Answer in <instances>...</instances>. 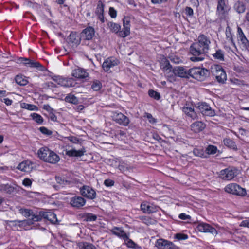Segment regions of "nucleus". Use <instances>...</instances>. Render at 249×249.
I'll list each match as a JSON object with an SVG mask.
<instances>
[{
  "label": "nucleus",
  "mask_w": 249,
  "mask_h": 249,
  "mask_svg": "<svg viewBox=\"0 0 249 249\" xmlns=\"http://www.w3.org/2000/svg\"><path fill=\"white\" fill-rule=\"evenodd\" d=\"M185 13L186 15L191 16L193 15V10L191 8L187 7L185 9Z\"/></svg>",
  "instance_id": "58"
},
{
  "label": "nucleus",
  "mask_w": 249,
  "mask_h": 249,
  "mask_svg": "<svg viewBox=\"0 0 249 249\" xmlns=\"http://www.w3.org/2000/svg\"><path fill=\"white\" fill-rule=\"evenodd\" d=\"M213 57L220 61L224 60V53L221 50H217L216 52L213 54Z\"/></svg>",
  "instance_id": "42"
},
{
  "label": "nucleus",
  "mask_w": 249,
  "mask_h": 249,
  "mask_svg": "<svg viewBox=\"0 0 249 249\" xmlns=\"http://www.w3.org/2000/svg\"><path fill=\"white\" fill-rule=\"evenodd\" d=\"M109 12L111 18H115L116 17L117 12L113 7H110Z\"/></svg>",
  "instance_id": "56"
},
{
  "label": "nucleus",
  "mask_w": 249,
  "mask_h": 249,
  "mask_svg": "<svg viewBox=\"0 0 249 249\" xmlns=\"http://www.w3.org/2000/svg\"><path fill=\"white\" fill-rule=\"evenodd\" d=\"M234 8L238 13H244L246 9V7L244 3L240 1L237 2L235 4Z\"/></svg>",
  "instance_id": "33"
},
{
  "label": "nucleus",
  "mask_w": 249,
  "mask_h": 249,
  "mask_svg": "<svg viewBox=\"0 0 249 249\" xmlns=\"http://www.w3.org/2000/svg\"><path fill=\"white\" fill-rule=\"evenodd\" d=\"M31 115L33 120H34L36 123L41 124L43 122V118L40 115L36 113H33L31 114Z\"/></svg>",
  "instance_id": "44"
},
{
  "label": "nucleus",
  "mask_w": 249,
  "mask_h": 249,
  "mask_svg": "<svg viewBox=\"0 0 249 249\" xmlns=\"http://www.w3.org/2000/svg\"><path fill=\"white\" fill-rule=\"evenodd\" d=\"M197 228L200 232H210L213 235H216L217 234V231L215 228L206 223H200Z\"/></svg>",
  "instance_id": "15"
},
{
  "label": "nucleus",
  "mask_w": 249,
  "mask_h": 249,
  "mask_svg": "<svg viewBox=\"0 0 249 249\" xmlns=\"http://www.w3.org/2000/svg\"><path fill=\"white\" fill-rule=\"evenodd\" d=\"M86 217L88 221H94L97 219V216L92 213L87 214Z\"/></svg>",
  "instance_id": "52"
},
{
  "label": "nucleus",
  "mask_w": 249,
  "mask_h": 249,
  "mask_svg": "<svg viewBox=\"0 0 249 249\" xmlns=\"http://www.w3.org/2000/svg\"><path fill=\"white\" fill-rule=\"evenodd\" d=\"M95 31L94 28L89 27L85 29L81 33V37L86 40H90L94 36Z\"/></svg>",
  "instance_id": "20"
},
{
  "label": "nucleus",
  "mask_w": 249,
  "mask_h": 249,
  "mask_svg": "<svg viewBox=\"0 0 249 249\" xmlns=\"http://www.w3.org/2000/svg\"><path fill=\"white\" fill-rule=\"evenodd\" d=\"M81 195L88 198L93 199L96 196V192L94 190L89 186H84L80 189Z\"/></svg>",
  "instance_id": "12"
},
{
  "label": "nucleus",
  "mask_w": 249,
  "mask_h": 249,
  "mask_svg": "<svg viewBox=\"0 0 249 249\" xmlns=\"http://www.w3.org/2000/svg\"><path fill=\"white\" fill-rule=\"evenodd\" d=\"M111 231L113 234L123 238L124 240L128 239V235L126 233L119 228L115 227L111 230Z\"/></svg>",
  "instance_id": "29"
},
{
  "label": "nucleus",
  "mask_w": 249,
  "mask_h": 249,
  "mask_svg": "<svg viewBox=\"0 0 249 249\" xmlns=\"http://www.w3.org/2000/svg\"><path fill=\"white\" fill-rule=\"evenodd\" d=\"M71 75L77 79H84L89 76V73L84 69L78 68L73 70L72 71Z\"/></svg>",
  "instance_id": "17"
},
{
  "label": "nucleus",
  "mask_w": 249,
  "mask_h": 249,
  "mask_svg": "<svg viewBox=\"0 0 249 249\" xmlns=\"http://www.w3.org/2000/svg\"><path fill=\"white\" fill-rule=\"evenodd\" d=\"M85 152V149L82 147V148L78 150L75 148L69 150L67 151L66 154L69 156L81 157L84 155Z\"/></svg>",
  "instance_id": "30"
},
{
  "label": "nucleus",
  "mask_w": 249,
  "mask_h": 249,
  "mask_svg": "<svg viewBox=\"0 0 249 249\" xmlns=\"http://www.w3.org/2000/svg\"><path fill=\"white\" fill-rule=\"evenodd\" d=\"M28 83V81L26 77L22 76L17 75V84L20 86H25Z\"/></svg>",
  "instance_id": "40"
},
{
  "label": "nucleus",
  "mask_w": 249,
  "mask_h": 249,
  "mask_svg": "<svg viewBox=\"0 0 249 249\" xmlns=\"http://www.w3.org/2000/svg\"><path fill=\"white\" fill-rule=\"evenodd\" d=\"M14 190V187L10 185L6 184L0 185V191L4 192L7 193H11Z\"/></svg>",
  "instance_id": "35"
},
{
  "label": "nucleus",
  "mask_w": 249,
  "mask_h": 249,
  "mask_svg": "<svg viewBox=\"0 0 249 249\" xmlns=\"http://www.w3.org/2000/svg\"><path fill=\"white\" fill-rule=\"evenodd\" d=\"M65 100L66 102L73 104H77L78 103L77 97L72 94H68L65 97Z\"/></svg>",
  "instance_id": "32"
},
{
  "label": "nucleus",
  "mask_w": 249,
  "mask_h": 249,
  "mask_svg": "<svg viewBox=\"0 0 249 249\" xmlns=\"http://www.w3.org/2000/svg\"><path fill=\"white\" fill-rule=\"evenodd\" d=\"M40 131L44 134H46L47 135H50L52 134V132L51 131L48 130L47 128H46L45 127H41L39 128Z\"/></svg>",
  "instance_id": "53"
},
{
  "label": "nucleus",
  "mask_w": 249,
  "mask_h": 249,
  "mask_svg": "<svg viewBox=\"0 0 249 249\" xmlns=\"http://www.w3.org/2000/svg\"><path fill=\"white\" fill-rule=\"evenodd\" d=\"M37 155L41 160L52 164L57 163L60 160L56 154L47 147L40 148L37 152Z\"/></svg>",
  "instance_id": "2"
},
{
  "label": "nucleus",
  "mask_w": 249,
  "mask_h": 249,
  "mask_svg": "<svg viewBox=\"0 0 249 249\" xmlns=\"http://www.w3.org/2000/svg\"><path fill=\"white\" fill-rule=\"evenodd\" d=\"M17 168L21 171L29 172L33 168V164L30 161L26 160L21 162L18 165Z\"/></svg>",
  "instance_id": "22"
},
{
  "label": "nucleus",
  "mask_w": 249,
  "mask_h": 249,
  "mask_svg": "<svg viewBox=\"0 0 249 249\" xmlns=\"http://www.w3.org/2000/svg\"><path fill=\"white\" fill-rule=\"evenodd\" d=\"M126 245L129 248H133L135 249H140L141 247H139L137 244L134 243L131 239H129L128 237V239H124Z\"/></svg>",
  "instance_id": "38"
},
{
  "label": "nucleus",
  "mask_w": 249,
  "mask_h": 249,
  "mask_svg": "<svg viewBox=\"0 0 249 249\" xmlns=\"http://www.w3.org/2000/svg\"><path fill=\"white\" fill-rule=\"evenodd\" d=\"M85 200L81 196L73 197L71 199V204L72 207L79 208L85 204Z\"/></svg>",
  "instance_id": "21"
},
{
  "label": "nucleus",
  "mask_w": 249,
  "mask_h": 249,
  "mask_svg": "<svg viewBox=\"0 0 249 249\" xmlns=\"http://www.w3.org/2000/svg\"><path fill=\"white\" fill-rule=\"evenodd\" d=\"M20 107L21 108H25L29 110H37L38 109L36 106L25 103H21Z\"/></svg>",
  "instance_id": "39"
},
{
  "label": "nucleus",
  "mask_w": 249,
  "mask_h": 249,
  "mask_svg": "<svg viewBox=\"0 0 249 249\" xmlns=\"http://www.w3.org/2000/svg\"><path fill=\"white\" fill-rule=\"evenodd\" d=\"M179 218L181 219L186 220L190 218V216L188 215H186L185 213H181L179 215Z\"/></svg>",
  "instance_id": "59"
},
{
  "label": "nucleus",
  "mask_w": 249,
  "mask_h": 249,
  "mask_svg": "<svg viewBox=\"0 0 249 249\" xmlns=\"http://www.w3.org/2000/svg\"><path fill=\"white\" fill-rule=\"evenodd\" d=\"M102 87L101 83L98 80H95L93 82L91 88L95 91H99Z\"/></svg>",
  "instance_id": "45"
},
{
  "label": "nucleus",
  "mask_w": 249,
  "mask_h": 249,
  "mask_svg": "<svg viewBox=\"0 0 249 249\" xmlns=\"http://www.w3.org/2000/svg\"><path fill=\"white\" fill-rule=\"evenodd\" d=\"M217 147L213 145H209L206 148V152L208 154H214L217 152Z\"/></svg>",
  "instance_id": "49"
},
{
  "label": "nucleus",
  "mask_w": 249,
  "mask_h": 249,
  "mask_svg": "<svg viewBox=\"0 0 249 249\" xmlns=\"http://www.w3.org/2000/svg\"><path fill=\"white\" fill-rule=\"evenodd\" d=\"M240 225L242 227L249 228V220H244L242 221Z\"/></svg>",
  "instance_id": "60"
},
{
  "label": "nucleus",
  "mask_w": 249,
  "mask_h": 249,
  "mask_svg": "<svg viewBox=\"0 0 249 249\" xmlns=\"http://www.w3.org/2000/svg\"><path fill=\"white\" fill-rule=\"evenodd\" d=\"M174 68V74L176 76H178L181 78H189L190 77L189 70H186L182 67L177 66Z\"/></svg>",
  "instance_id": "18"
},
{
  "label": "nucleus",
  "mask_w": 249,
  "mask_h": 249,
  "mask_svg": "<svg viewBox=\"0 0 249 249\" xmlns=\"http://www.w3.org/2000/svg\"><path fill=\"white\" fill-rule=\"evenodd\" d=\"M78 246L80 249H95L94 245L88 242L79 243Z\"/></svg>",
  "instance_id": "36"
},
{
  "label": "nucleus",
  "mask_w": 249,
  "mask_h": 249,
  "mask_svg": "<svg viewBox=\"0 0 249 249\" xmlns=\"http://www.w3.org/2000/svg\"><path fill=\"white\" fill-rule=\"evenodd\" d=\"M41 214L43 216V218L50 221L52 223H56L57 222L56 215L52 212H44Z\"/></svg>",
  "instance_id": "26"
},
{
  "label": "nucleus",
  "mask_w": 249,
  "mask_h": 249,
  "mask_svg": "<svg viewBox=\"0 0 249 249\" xmlns=\"http://www.w3.org/2000/svg\"><path fill=\"white\" fill-rule=\"evenodd\" d=\"M183 111L192 119H195L197 117V113L194 110V107L186 105L183 107Z\"/></svg>",
  "instance_id": "25"
},
{
  "label": "nucleus",
  "mask_w": 249,
  "mask_h": 249,
  "mask_svg": "<svg viewBox=\"0 0 249 249\" xmlns=\"http://www.w3.org/2000/svg\"><path fill=\"white\" fill-rule=\"evenodd\" d=\"M32 180L29 179V178H25L23 181H22V184L23 185H24L25 186H31V184H32Z\"/></svg>",
  "instance_id": "54"
},
{
  "label": "nucleus",
  "mask_w": 249,
  "mask_h": 249,
  "mask_svg": "<svg viewBox=\"0 0 249 249\" xmlns=\"http://www.w3.org/2000/svg\"><path fill=\"white\" fill-rule=\"evenodd\" d=\"M237 38L240 41L243 46L247 48L249 45V41L243 33L242 30L239 27L237 28Z\"/></svg>",
  "instance_id": "24"
},
{
  "label": "nucleus",
  "mask_w": 249,
  "mask_h": 249,
  "mask_svg": "<svg viewBox=\"0 0 249 249\" xmlns=\"http://www.w3.org/2000/svg\"><path fill=\"white\" fill-rule=\"evenodd\" d=\"M236 176L237 170L231 168L222 170L219 174V177L225 180H231Z\"/></svg>",
  "instance_id": "8"
},
{
  "label": "nucleus",
  "mask_w": 249,
  "mask_h": 249,
  "mask_svg": "<svg viewBox=\"0 0 249 249\" xmlns=\"http://www.w3.org/2000/svg\"><path fill=\"white\" fill-rule=\"evenodd\" d=\"M56 180L57 182L61 185L62 186L69 184V181L65 180L64 178H62L60 177H56Z\"/></svg>",
  "instance_id": "50"
},
{
  "label": "nucleus",
  "mask_w": 249,
  "mask_h": 249,
  "mask_svg": "<svg viewBox=\"0 0 249 249\" xmlns=\"http://www.w3.org/2000/svg\"><path fill=\"white\" fill-rule=\"evenodd\" d=\"M230 7L228 0H218L216 8V15L220 20L228 18V14Z\"/></svg>",
  "instance_id": "3"
},
{
  "label": "nucleus",
  "mask_w": 249,
  "mask_h": 249,
  "mask_svg": "<svg viewBox=\"0 0 249 249\" xmlns=\"http://www.w3.org/2000/svg\"><path fill=\"white\" fill-rule=\"evenodd\" d=\"M119 61L115 58H109L105 61L102 65L104 70L108 71L110 69L118 64Z\"/></svg>",
  "instance_id": "16"
},
{
  "label": "nucleus",
  "mask_w": 249,
  "mask_h": 249,
  "mask_svg": "<svg viewBox=\"0 0 249 249\" xmlns=\"http://www.w3.org/2000/svg\"><path fill=\"white\" fill-rule=\"evenodd\" d=\"M149 95L156 100L160 99V96L159 93L153 90H149L148 91Z\"/></svg>",
  "instance_id": "48"
},
{
  "label": "nucleus",
  "mask_w": 249,
  "mask_h": 249,
  "mask_svg": "<svg viewBox=\"0 0 249 249\" xmlns=\"http://www.w3.org/2000/svg\"><path fill=\"white\" fill-rule=\"evenodd\" d=\"M112 117L116 123L122 125L127 126L130 123L129 118L121 112H114Z\"/></svg>",
  "instance_id": "9"
},
{
  "label": "nucleus",
  "mask_w": 249,
  "mask_h": 249,
  "mask_svg": "<svg viewBox=\"0 0 249 249\" xmlns=\"http://www.w3.org/2000/svg\"><path fill=\"white\" fill-rule=\"evenodd\" d=\"M158 208L153 205H150L146 202H142L141 205V209L143 212L147 213H153L158 210Z\"/></svg>",
  "instance_id": "19"
},
{
  "label": "nucleus",
  "mask_w": 249,
  "mask_h": 249,
  "mask_svg": "<svg viewBox=\"0 0 249 249\" xmlns=\"http://www.w3.org/2000/svg\"><path fill=\"white\" fill-rule=\"evenodd\" d=\"M167 1V0H151V2L153 4H160Z\"/></svg>",
  "instance_id": "62"
},
{
  "label": "nucleus",
  "mask_w": 249,
  "mask_h": 249,
  "mask_svg": "<svg viewBox=\"0 0 249 249\" xmlns=\"http://www.w3.org/2000/svg\"><path fill=\"white\" fill-rule=\"evenodd\" d=\"M123 30L119 33V36L122 37H125L130 34V19L129 17H124L123 19Z\"/></svg>",
  "instance_id": "13"
},
{
  "label": "nucleus",
  "mask_w": 249,
  "mask_h": 249,
  "mask_svg": "<svg viewBox=\"0 0 249 249\" xmlns=\"http://www.w3.org/2000/svg\"><path fill=\"white\" fill-rule=\"evenodd\" d=\"M68 42L72 46H76L80 43V40L75 33H71L68 37Z\"/></svg>",
  "instance_id": "28"
},
{
  "label": "nucleus",
  "mask_w": 249,
  "mask_h": 249,
  "mask_svg": "<svg viewBox=\"0 0 249 249\" xmlns=\"http://www.w3.org/2000/svg\"><path fill=\"white\" fill-rule=\"evenodd\" d=\"M54 81L56 82L58 85L66 87H74L76 82L72 78H63L60 76H54L53 77Z\"/></svg>",
  "instance_id": "7"
},
{
  "label": "nucleus",
  "mask_w": 249,
  "mask_h": 249,
  "mask_svg": "<svg viewBox=\"0 0 249 249\" xmlns=\"http://www.w3.org/2000/svg\"><path fill=\"white\" fill-rule=\"evenodd\" d=\"M210 43L209 38L206 36L204 35L199 36L197 41L193 43L190 46V51L193 55L190 60L193 62L203 61L209 49Z\"/></svg>",
  "instance_id": "1"
},
{
  "label": "nucleus",
  "mask_w": 249,
  "mask_h": 249,
  "mask_svg": "<svg viewBox=\"0 0 249 249\" xmlns=\"http://www.w3.org/2000/svg\"><path fill=\"white\" fill-rule=\"evenodd\" d=\"M25 65H28L32 68H36L39 71L42 70V67L40 63L35 61H32L29 59H26Z\"/></svg>",
  "instance_id": "31"
},
{
  "label": "nucleus",
  "mask_w": 249,
  "mask_h": 249,
  "mask_svg": "<svg viewBox=\"0 0 249 249\" xmlns=\"http://www.w3.org/2000/svg\"><path fill=\"white\" fill-rule=\"evenodd\" d=\"M196 107L204 115L213 116L215 114L214 110L205 103H198Z\"/></svg>",
  "instance_id": "10"
},
{
  "label": "nucleus",
  "mask_w": 249,
  "mask_h": 249,
  "mask_svg": "<svg viewBox=\"0 0 249 249\" xmlns=\"http://www.w3.org/2000/svg\"><path fill=\"white\" fill-rule=\"evenodd\" d=\"M26 59V58H25L20 57V58H18V59H17V63H18V64L23 63V64H25V63L24 62H25Z\"/></svg>",
  "instance_id": "64"
},
{
  "label": "nucleus",
  "mask_w": 249,
  "mask_h": 249,
  "mask_svg": "<svg viewBox=\"0 0 249 249\" xmlns=\"http://www.w3.org/2000/svg\"><path fill=\"white\" fill-rule=\"evenodd\" d=\"M176 237L178 240H185L188 238V236L186 234L178 233L176 235Z\"/></svg>",
  "instance_id": "55"
},
{
  "label": "nucleus",
  "mask_w": 249,
  "mask_h": 249,
  "mask_svg": "<svg viewBox=\"0 0 249 249\" xmlns=\"http://www.w3.org/2000/svg\"><path fill=\"white\" fill-rule=\"evenodd\" d=\"M170 58L171 61L175 63H178L180 61V59L178 57L174 58L172 56H170Z\"/></svg>",
  "instance_id": "63"
},
{
  "label": "nucleus",
  "mask_w": 249,
  "mask_h": 249,
  "mask_svg": "<svg viewBox=\"0 0 249 249\" xmlns=\"http://www.w3.org/2000/svg\"><path fill=\"white\" fill-rule=\"evenodd\" d=\"M19 213L25 217L29 218L30 217L32 213H33V212L29 209L22 208L19 209Z\"/></svg>",
  "instance_id": "46"
},
{
  "label": "nucleus",
  "mask_w": 249,
  "mask_h": 249,
  "mask_svg": "<svg viewBox=\"0 0 249 249\" xmlns=\"http://www.w3.org/2000/svg\"><path fill=\"white\" fill-rule=\"evenodd\" d=\"M119 169L122 172H125L129 171L132 169L131 167L125 164L124 163H122L118 165Z\"/></svg>",
  "instance_id": "43"
},
{
  "label": "nucleus",
  "mask_w": 249,
  "mask_h": 249,
  "mask_svg": "<svg viewBox=\"0 0 249 249\" xmlns=\"http://www.w3.org/2000/svg\"><path fill=\"white\" fill-rule=\"evenodd\" d=\"M145 117H146V118L148 119L149 123L151 124H154L157 122V120L156 119H155L152 115L148 113H145Z\"/></svg>",
  "instance_id": "51"
},
{
  "label": "nucleus",
  "mask_w": 249,
  "mask_h": 249,
  "mask_svg": "<svg viewBox=\"0 0 249 249\" xmlns=\"http://www.w3.org/2000/svg\"><path fill=\"white\" fill-rule=\"evenodd\" d=\"M108 26L112 32L119 34L121 29V26L119 24L113 22H109Z\"/></svg>",
  "instance_id": "34"
},
{
  "label": "nucleus",
  "mask_w": 249,
  "mask_h": 249,
  "mask_svg": "<svg viewBox=\"0 0 249 249\" xmlns=\"http://www.w3.org/2000/svg\"><path fill=\"white\" fill-rule=\"evenodd\" d=\"M224 144L228 147L233 149H237L236 145L235 142L230 139H225L223 140Z\"/></svg>",
  "instance_id": "37"
},
{
  "label": "nucleus",
  "mask_w": 249,
  "mask_h": 249,
  "mask_svg": "<svg viewBox=\"0 0 249 249\" xmlns=\"http://www.w3.org/2000/svg\"><path fill=\"white\" fill-rule=\"evenodd\" d=\"M225 34L226 39V43H227L229 44V45H231V46L235 47V44L233 38L232 29L229 26H228L226 28Z\"/></svg>",
  "instance_id": "23"
},
{
  "label": "nucleus",
  "mask_w": 249,
  "mask_h": 249,
  "mask_svg": "<svg viewBox=\"0 0 249 249\" xmlns=\"http://www.w3.org/2000/svg\"><path fill=\"white\" fill-rule=\"evenodd\" d=\"M155 246L159 249H174V245L167 240L159 239L157 240Z\"/></svg>",
  "instance_id": "14"
},
{
  "label": "nucleus",
  "mask_w": 249,
  "mask_h": 249,
  "mask_svg": "<svg viewBox=\"0 0 249 249\" xmlns=\"http://www.w3.org/2000/svg\"><path fill=\"white\" fill-rule=\"evenodd\" d=\"M224 190L227 193L240 196H244L247 194L245 189L234 183H231L227 185L224 188Z\"/></svg>",
  "instance_id": "5"
},
{
  "label": "nucleus",
  "mask_w": 249,
  "mask_h": 249,
  "mask_svg": "<svg viewBox=\"0 0 249 249\" xmlns=\"http://www.w3.org/2000/svg\"><path fill=\"white\" fill-rule=\"evenodd\" d=\"M190 77L199 81L205 80L209 75V71L205 68L194 67L189 69Z\"/></svg>",
  "instance_id": "4"
},
{
  "label": "nucleus",
  "mask_w": 249,
  "mask_h": 249,
  "mask_svg": "<svg viewBox=\"0 0 249 249\" xmlns=\"http://www.w3.org/2000/svg\"><path fill=\"white\" fill-rule=\"evenodd\" d=\"M68 139L74 143H78L79 142V140L75 137H70Z\"/></svg>",
  "instance_id": "61"
},
{
  "label": "nucleus",
  "mask_w": 249,
  "mask_h": 249,
  "mask_svg": "<svg viewBox=\"0 0 249 249\" xmlns=\"http://www.w3.org/2000/svg\"><path fill=\"white\" fill-rule=\"evenodd\" d=\"M191 130L195 133L202 131L205 127V124L201 121H197L193 123L191 125Z\"/></svg>",
  "instance_id": "27"
},
{
  "label": "nucleus",
  "mask_w": 249,
  "mask_h": 249,
  "mask_svg": "<svg viewBox=\"0 0 249 249\" xmlns=\"http://www.w3.org/2000/svg\"><path fill=\"white\" fill-rule=\"evenodd\" d=\"M163 71L168 80L171 82L176 81V75L174 74V68L172 69L169 63H167L163 68Z\"/></svg>",
  "instance_id": "11"
},
{
  "label": "nucleus",
  "mask_w": 249,
  "mask_h": 249,
  "mask_svg": "<svg viewBox=\"0 0 249 249\" xmlns=\"http://www.w3.org/2000/svg\"><path fill=\"white\" fill-rule=\"evenodd\" d=\"M41 213H43V211H40L38 214H33V213H32L29 220H32L33 221L35 222L41 220L42 218H43V216L41 214Z\"/></svg>",
  "instance_id": "41"
},
{
  "label": "nucleus",
  "mask_w": 249,
  "mask_h": 249,
  "mask_svg": "<svg viewBox=\"0 0 249 249\" xmlns=\"http://www.w3.org/2000/svg\"><path fill=\"white\" fill-rule=\"evenodd\" d=\"M210 71L215 77L217 81L219 83H223L227 79V75L224 69L219 65H212Z\"/></svg>",
  "instance_id": "6"
},
{
  "label": "nucleus",
  "mask_w": 249,
  "mask_h": 249,
  "mask_svg": "<svg viewBox=\"0 0 249 249\" xmlns=\"http://www.w3.org/2000/svg\"><path fill=\"white\" fill-rule=\"evenodd\" d=\"M104 6V5L103 4V3L101 1H99L98 2L97 7L96 8V15L103 14Z\"/></svg>",
  "instance_id": "47"
},
{
  "label": "nucleus",
  "mask_w": 249,
  "mask_h": 249,
  "mask_svg": "<svg viewBox=\"0 0 249 249\" xmlns=\"http://www.w3.org/2000/svg\"><path fill=\"white\" fill-rule=\"evenodd\" d=\"M114 182L110 179H106L104 181V184L107 186H112L114 185Z\"/></svg>",
  "instance_id": "57"
}]
</instances>
